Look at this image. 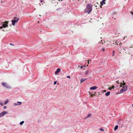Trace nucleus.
Instances as JSON below:
<instances>
[{"instance_id": "obj_41", "label": "nucleus", "mask_w": 133, "mask_h": 133, "mask_svg": "<svg viewBox=\"0 0 133 133\" xmlns=\"http://www.w3.org/2000/svg\"><path fill=\"white\" fill-rule=\"evenodd\" d=\"M123 50H125V49H124V48L123 49Z\"/></svg>"}, {"instance_id": "obj_25", "label": "nucleus", "mask_w": 133, "mask_h": 133, "mask_svg": "<svg viewBox=\"0 0 133 133\" xmlns=\"http://www.w3.org/2000/svg\"><path fill=\"white\" fill-rule=\"evenodd\" d=\"M106 92V90H104L102 91V92H103H103Z\"/></svg>"}, {"instance_id": "obj_16", "label": "nucleus", "mask_w": 133, "mask_h": 133, "mask_svg": "<svg viewBox=\"0 0 133 133\" xmlns=\"http://www.w3.org/2000/svg\"><path fill=\"white\" fill-rule=\"evenodd\" d=\"M24 123V121H22L20 123V124L21 125H22L23 123Z\"/></svg>"}, {"instance_id": "obj_7", "label": "nucleus", "mask_w": 133, "mask_h": 133, "mask_svg": "<svg viewBox=\"0 0 133 133\" xmlns=\"http://www.w3.org/2000/svg\"><path fill=\"white\" fill-rule=\"evenodd\" d=\"M2 84L4 87H5L7 88H9V87L6 84L4 83H2Z\"/></svg>"}, {"instance_id": "obj_35", "label": "nucleus", "mask_w": 133, "mask_h": 133, "mask_svg": "<svg viewBox=\"0 0 133 133\" xmlns=\"http://www.w3.org/2000/svg\"><path fill=\"white\" fill-rule=\"evenodd\" d=\"M10 45H13V46H14V45H13V44H12L11 43L10 44Z\"/></svg>"}, {"instance_id": "obj_11", "label": "nucleus", "mask_w": 133, "mask_h": 133, "mask_svg": "<svg viewBox=\"0 0 133 133\" xmlns=\"http://www.w3.org/2000/svg\"><path fill=\"white\" fill-rule=\"evenodd\" d=\"M87 80V78H83L82 79H81V83H82L84 81Z\"/></svg>"}, {"instance_id": "obj_42", "label": "nucleus", "mask_w": 133, "mask_h": 133, "mask_svg": "<svg viewBox=\"0 0 133 133\" xmlns=\"http://www.w3.org/2000/svg\"><path fill=\"white\" fill-rule=\"evenodd\" d=\"M121 52H119V53H120V54H121Z\"/></svg>"}, {"instance_id": "obj_36", "label": "nucleus", "mask_w": 133, "mask_h": 133, "mask_svg": "<svg viewBox=\"0 0 133 133\" xmlns=\"http://www.w3.org/2000/svg\"><path fill=\"white\" fill-rule=\"evenodd\" d=\"M84 66H81V68H82Z\"/></svg>"}, {"instance_id": "obj_24", "label": "nucleus", "mask_w": 133, "mask_h": 133, "mask_svg": "<svg viewBox=\"0 0 133 133\" xmlns=\"http://www.w3.org/2000/svg\"><path fill=\"white\" fill-rule=\"evenodd\" d=\"M99 130L101 131H104V130L102 128H100Z\"/></svg>"}, {"instance_id": "obj_20", "label": "nucleus", "mask_w": 133, "mask_h": 133, "mask_svg": "<svg viewBox=\"0 0 133 133\" xmlns=\"http://www.w3.org/2000/svg\"><path fill=\"white\" fill-rule=\"evenodd\" d=\"M8 101L7 100H6V102H5L4 103V104H6L8 103Z\"/></svg>"}, {"instance_id": "obj_21", "label": "nucleus", "mask_w": 133, "mask_h": 133, "mask_svg": "<svg viewBox=\"0 0 133 133\" xmlns=\"http://www.w3.org/2000/svg\"><path fill=\"white\" fill-rule=\"evenodd\" d=\"M123 81V86H125V84H126L125 83V82H124V81Z\"/></svg>"}, {"instance_id": "obj_5", "label": "nucleus", "mask_w": 133, "mask_h": 133, "mask_svg": "<svg viewBox=\"0 0 133 133\" xmlns=\"http://www.w3.org/2000/svg\"><path fill=\"white\" fill-rule=\"evenodd\" d=\"M19 18H18L17 20L15 19L14 20H12L11 21V22H12V25L13 26H14L15 25V23H17L18 21L19 20Z\"/></svg>"}, {"instance_id": "obj_12", "label": "nucleus", "mask_w": 133, "mask_h": 133, "mask_svg": "<svg viewBox=\"0 0 133 133\" xmlns=\"http://www.w3.org/2000/svg\"><path fill=\"white\" fill-rule=\"evenodd\" d=\"M110 94V92L109 91L107 93L105 94L106 96H109Z\"/></svg>"}, {"instance_id": "obj_26", "label": "nucleus", "mask_w": 133, "mask_h": 133, "mask_svg": "<svg viewBox=\"0 0 133 133\" xmlns=\"http://www.w3.org/2000/svg\"><path fill=\"white\" fill-rule=\"evenodd\" d=\"M67 77L68 78H70V77L69 76H67Z\"/></svg>"}, {"instance_id": "obj_14", "label": "nucleus", "mask_w": 133, "mask_h": 133, "mask_svg": "<svg viewBox=\"0 0 133 133\" xmlns=\"http://www.w3.org/2000/svg\"><path fill=\"white\" fill-rule=\"evenodd\" d=\"M118 125H116L114 128V130H116L118 129Z\"/></svg>"}, {"instance_id": "obj_6", "label": "nucleus", "mask_w": 133, "mask_h": 133, "mask_svg": "<svg viewBox=\"0 0 133 133\" xmlns=\"http://www.w3.org/2000/svg\"><path fill=\"white\" fill-rule=\"evenodd\" d=\"M7 114V112L5 111H3V112H2L0 114V117H1L2 116H3L4 115H5V114Z\"/></svg>"}, {"instance_id": "obj_40", "label": "nucleus", "mask_w": 133, "mask_h": 133, "mask_svg": "<svg viewBox=\"0 0 133 133\" xmlns=\"http://www.w3.org/2000/svg\"><path fill=\"white\" fill-rule=\"evenodd\" d=\"M96 92H95L94 94H95L96 93Z\"/></svg>"}, {"instance_id": "obj_9", "label": "nucleus", "mask_w": 133, "mask_h": 133, "mask_svg": "<svg viewBox=\"0 0 133 133\" xmlns=\"http://www.w3.org/2000/svg\"><path fill=\"white\" fill-rule=\"evenodd\" d=\"M97 88V87L96 86H94L92 87H91L90 88V90H95Z\"/></svg>"}, {"instance_id": "obj_33", "label": "nucleus", "mask_w": 133, "mask_h": 133, "mask_svg": "<svg viewBox=\"0 0 133 133\" xmlns=\"http://www.w3.org/2000/svg\"><path fill=\"white\" fill-rule=\"evenodd\" d=\"M14 18L15 19H16H16H17V18H16V17H14Z\"/></svg>"}, {"instance_id": "obj_28", "label": "nucleus", "mask_w": 133, "mask_h": 133, "mask_svg": "<svg viewBox=\"0 0 133 133\" xmlns=\"http://www.w3.org/2000/svg\"><path fill=\"white\" fill-rule=\"evenodd\" d=\"M56 83H57V81H55L54 82V85H55L56 84Z\"/></svg>"}, {"instance_id": "obj_29", "label": "nucleus", "mask_w": 133, "mask_h": 133, "mask_svg": "<svg viewBox=\"0 0 133 133\" xmlns=\"http://www.w3.org/2000/svg\"><path fill=\"white\" fill-rule=\"evenodd\" d=\"M102 50L103 52H104L105 51V49L104 48L102 49Z\"/></svg>"}, {"instance_id": "obj_38", "label": "nucleus", "mask_w": 133, "mask_h": 133, "mask_svg": "<svg viewBox=\"0 0 133 133\" xmlns=\"http://www.w3.org/2000/svg\"><path fill=\"white\" fill-rule=\"evenodd\" d=\"M40 2H41L42 3L43 2V1L42 0H41Z\"/></svg>"}, {"instance_id": "obj_17", "label": "nucleus", "mask_w": 133, "mask_h": 133, "mask_svg": "<svg viewBox=\"0 0 133 133\" xmlns=\"http://www.w3.org/2000/svg\"><path fill=\"white\" fill-rule=\"evenodd\" d=\"M89 72V71H86L85 72V75H87L88 74V73Z\"/></svg>"}, {"instance_id": "obj_3", "label": "nucleus", "mask_w": 133, "mask_h": 133, "mask_svg": "<svg viewBox=\"0 0 133 133\" xmlns=\"http://www.w3.org/2000/svg\"><path fill=\"white\" fill-rule=\"evenodd\" d=\"M127 89V85L123 86L122 88L120 90L121 93H122L125 91Z\"/></svg>"}, {"instance_id": "obj_13", "label": "nucleus", "mask_w": 133, "mask_h": 133, "mask_svg": "<svg viewBox=\"0 0 133 133\" xmlns=\"http://www.w3.org/2000/svg\"><path fill=\"white\" fill-rule=\"evenodd\" d=\"M89 93L90 94V96L91 97H93V96H94L95 95V94H91V93L90 92H89Z\"/></svg>"}, {"instance_id": "obj_4", "label": "nucleus", "mask_w": 133, "mask_h": 133, "mask_svg": "<svg viewBox=\"0 0 133 133\" xmlns=\"http://www.w3.org/2000/svg\"><path fill=\"white\" fill-rule=\"evenodd\" d=\"M8 21H5L4 23L3 24L2 26L0 27V29H2L3 28H5L8 26Z\"/></svg>"}, {"instance_id": "obj_19", "label": "nucleus", "mask_w": 133, "mask_h": 133, "mask_svg": "<svg viewBox=\"0 0 133 133\" xmlns=\"http://www.w3.org/2000/svg\"><path fill=\"white\" fill-rule=\"evenodd\" d=\"M17 103H18V105H21V103H22V102H17Z\"/></svg>"}, {"instance_id": "obj_44", "label": "nucleus", "mask_w": 133, "mask_h": 133, "mask_svg": "<svg viewBox=\"0 0 133 133\" xmlns=\"http://www.w3.org/2000/svg\"><path fill=\"white\" fill-rule=\"evenodd\" d=\"M132 106L133 107V104L132 105Z\"/></svg>"}, {"instance_id": "obj_15", "label": "nucleus", "mask_w": 133, "mask_h": 133, "mask_svg": "<svg viewBox=\"0 0 133 133\" xmlns=\"http://www.w3.org/2000/svg\"><path fill=\"white\" fill-rule=\"evenodd\" d=\"M91 115L90 114H89L88 115L87 117H86L85 118H87L89 117Z\"/></svg>"}, {"instance_id": "obj_1", "label": "nucleus", "mask_w": 133, "mask_h": 133, "mask_svg": "<svg viewBox=\"0 0 133 133\" xmlns=\"http://www.w3.org/2000/svg\"><path fill=\"white\" fill-rule=\"evenodd\" d=\"M93 5L91 4H88L87 6V10L86 12L89 14L92 10V6Z\"/></svg>"}, {"instance_id": "obj_31", "label": "nucleus", "mask_w": 133, "mask_h": 133, "mask_svg": "<svg viewBox=\"0 0 133 133\" xmlns=\"http://www.w3.org/2000/svg\"><path fill=\"white\" fill-rule=\"evenodd\" d=\"M91 61V60H88V64H89V61Z\"/></svg>"}, {"instance_id": "obj_39", "label": "nucleus", "mask_w": 133, "mask_h": 133, "mask_svg": "<svg viewBox=\"0 0 133 133\" xmlns=\"http://www.w3.org/2000/svg\"><path fill=\"white\" fill-rule=\"evenodd\" d=\"M116 83H117L118 84V81H116Z\"/></svg>"}, {"instance_id": "obj_27", "label": "nucleus", "mask_w": 133, "mask_h": 133, "mask_svg": "<svg viewBox=\"0 0 133 133\" xmlns=\"http://www.w3.org/2000/svg\"><path fill=\"white\" fill-rule=\"evenodd\" d=\"M6 108V106H4V107H3V108L4 109H5Z\"/></svg>"}, {"instance_id": "obj_22", "label": "nucleus", "mask_w": 133, "mask_h": 133, "mask_svg": "<svg viewBox=\"0 0 133 133\" xmlns=\"http://www.w3.org/2000/svg\"><path fill=\"white\" fill-rule=\"evenodd\" d=\"M114 53H115V51H113V54H112V56H114Z\"/></svg>"}, {"instance_id": "obj_10", "label": "nucleus", "mask_w": 133, "mask_h": 133, "mask_svg": "<svg viewBox=\"0 0 133 133\" xmlns=\"http://www.w3.org/2000/svg\"><path fill=\"white\" fill-rule=\"evenodd\" d=\"M61 70L59 68H58L57 69V70L55 72V74H56L57 73H58V72H59Z\"/></svg>"}, {"instance_id": "obj_2", "label": "nucleus", "mask_w": 133, "mask_h": 133, "mask_svg": "<svg viewBox=\"0 0 133 133\" xmlns=\"http://www.w3.org/2000/svg\"><path fill=\"white\" fill-rule=\"evenodd\" d=\"M113 44H114V43H113ZM105 47H109L113 46L112 43L110 41H107L105 42Z\"/></svg>"}, {"instance_id": "obj_37", "label": "nucleus", "mask_w": 133, "mask_h": 133, "mask_svg": "<svg viewBox=\"0 0 133 133\" xmlns=\"http://www.w3.org/2000/svg\"><path fill=\"white\" fill-rule=\"evenodd\" d=\"M122 83H121V86H120V87H122Z\"/></svg>"}, {"instance_id": "obj_43", "label": "nucleus", "mask_w": 133, "mask_h": 133, "mask_svg": "<svg viewBox=\"0 0 133 133\" xmlns=\"http://www.w3.org/2000/svg\"><path fill=\"white\" fill-rule=\"evenodd\" d=\"M110 88H109V89H110Z\"/></svg>"}, {"instance_id": "obj_30", "label": "nucleus", "mask_w": 133, "mask_h": 133, "mask_svg": "<svg viewBox=\"0 0 133 133\" xmlns=\"http://www.w3.org/2000/svg\"><path fill=\"white\" fill-rule=\"evenodd\" d=\"M118 42H117V41H116L115 42V43H116V44H118Z\"/></svg>"}, {"instance_id": "obj_34", "label": "nucleus", "mask_w": 133, "mask_h": 133, "mask_svg": "<svg viewBox=\"0 0 133 133\" xmlns=\"http://www.w3.org/2000/svg\"><path fill=\"white\" fill-rule=\"evenodd\" d=\"M14 104L15 105H18V104H17L16 103H14Z\"/></svg>"}, {"instance_id": "obj_8", "label": "nucleus", "mask_w": 133, "mask_h": 133, "mask_svg": "<svg viewBox=\"0 0 133 133\" xmlns=\"http://www.w3.org/2000/svg\"><path fill=\"white\" fill-rule=\"evenodd\" d=\"M105 1L106 0H102V2L101 3V5L100 6V7L102 8V5H103L104 4H105Z\"/></svg>"}, {"instance_id": "obj_18", "label": "nucleus", "mask_w": 133, "mask_h": 133, "mask_svg": "<svg viewBox=\"0 0 133 133\" xmlns=\"http://www.w3.org/2000/svg\"><path fill=\"white\" fill-rule=\"evenodd\" d=\"M115 88V87L113 85L112 87L110 89H109V90H111V89H114Z\"/></svg>"}, {"instance_id": "obj_23", "label": "nucleus", "mask_w": 133, "mask_h": 133, "mask_svg": "<svg viewBox=\"0 0 133 133\" xmlns=\"http://www.w3.org/2000/svg\"><path fill=\"white\" fill-rule=\"evenodd\" d=\"M0 105H1L2 106H3V104L1 102H0Z\"/></svg>"}, {"instance_id": "obj_32", "label": "nucleus", "mask_w": 133, "mask_h": 133, "mask_svg": "<svg viewBox=\"0 0 133 133\" xmlns=\"http://www.w3.org/2000/svg\"><path fill=\"white\" fill-rule=\"evenodd\" d=\"M130 13H131L132 15H133V12H132V11H131L130 12Z\"/></svg>"}]
</instances>
